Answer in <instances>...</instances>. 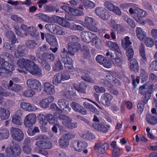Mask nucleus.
I'll return each mask as SVG.
<instances>
[{"label":"nucleus","instance_id":"f257e3e1","mask_svg":"<svg viewBox=\"0 0 157 157\" xmlns=\"http://www.w3.org/2000/svg\"><path fill=\"white\" fill-rule=\"evenodd\" d=\"M14 66L0 57V76H10L14 70Z\"/></svg>","mask_w":157,"mask_h":157},{"label":"nucleus","instance_id":"f03ea898","mask_svg":"<svg viewBox=\"0 0 157 157\" xmlns=\"http://www.w3.org/2000/svg\"><path fill=\"white\" fill-rule=\"evenodd\" d=\"M68 39L71 42L68 44V49L69 54L74 55L81 48L80 44L77 42L79 39L76 36L71 35L67 37Z\"/></svg>","mask_w":157,"mask_h":157},{"label":"nucleus","instance_id":"7ed1b4c3","mask_svg":"<svg viewBox=\"0 0 157 157\" xmlns=\"http://www.w3.org/2000/svg\"><path fill=\"white\" fill-rule=\"evenodd\" d=\"M129 11L131 14H134V18L136 21L142 25L145 24V21L141 18L146 16L147 13L145 11L139 8L134 10L132 8H130Z\"/></svg>","mask_w":157,"mask_h":157},{"label":"nucleus","instance_id":"20e7f679","mask_svg":"<svg viewBox=\"0 0 157 157\" xmlns=\"http://www.w3.org/2000/svg\"><path fill=\"white\" fill-rule=\"evenodd\" d=\"M81 36L83 41L87 43L93 42L96 44L100 40L96 34L89 32H82L81 33Z\"/></svg>","mask_w":157,"mask_h":157},{"label":"nucleus","instance_id":"39448f33","mask_svg":"<svg viewBox=\"0 0 157 157\" xmlns=\"http://www.w3.org/2000/svg\"><path fill=\"white\" fill-rule=\"evenodd\" d=\"M75 135L69 133L63 135L59 140V146L62 148H67L69 145L70 140Z\"/></svg>","mask_w":157,"mask_h":157},{"label":"nucleus","instance_id":"423d86ee","mask_svg":"<svg viewBox=\"0 0 157 157\" xmlns=\"http://www.w3.org/2000/svg\"><path fill=\"white\" fill-rule=\"evenodd\" d=\"M10 131L13 139L17 141H20L23 140L24 134L20 129L12 127L10 129Z\"/></svg>","mask_w":157,"mask_h":157},{"label":"nucleus","instance_id":"0eeeda50","mask_svg":"<svg viewBox=\"0 0 157 157\" xmlns=\"http://www.w3.org/2000/svg\"><path fill=\"white\" fill-rule=\"evenodd\" d=\"M30 63H33L32 61L28 59H25L24 58L19 59L17 63L19 67V68L17 69L18 71L20 73H25V70L26 71V67H29Z\"/></svg>","mask_w":157,"mask_h":157},{"label":"nucleus","instance_id":"6e6552de","mask_svg":"<svg viewBox=\"0 0 157 157\" xmlns=\"http://www.w3.org/2000/svg\"><path fill=\"white\" fill-rule=\"evenodd\" d=\"M57 105L60 109V111L63 113H67L69 112L71 109L69 107V102L66 100L61 98L58 100Z\"/></svg>","mask_w":157,"mask_h":157},{"label":"nucleus","instance_id":"1a4fd4ad","mask_svg":"<svg viewBox=\"0 0 157 157\" xmlns=\"http://www.w3.org/2000/svg\"><path fill=\"white\" fill-rule=\"evenodd\" d=\"M26 84L29 88L38 91H40L42 89L41 83L37 80L30 78L27 79Z\"/></svg>","mask_w":157,"mask_h":157},{"label":"nucleus","instance_id":"9d476101","mask_svg":"<svg viewBox=\"0 0 157 157\" xmlns=\"http://www.w3.org/2000/svg\"><path fill=\"white\" fill-rule=\"evenodd\" d=\"M60 118L62 119V124L63 125L70 129H73L77 127V124L75 122H72V119L66 115H62Z\"/></svg>","mask_w":157,"mask_h":157},{"label":"nucleus","instance_id":"9b49d317","mask_svg":"<svg viewBox=\"0 0 157 157\" xmlns=\"http://www.w3.org/2000/svg\"><path fill=\"white\" fill-rule=\"evenodd\" d=\"M32 62L33 63H30L29 67H26V71H28L33 75L38 76H41L42 75V69L35 64L33 62Z\"/></svg>","mask_w":157,"mask_h":157},{"label":"nucleus","instance_id":"f8f14e48","mask_svg":"<svg viewBox=\"0 0 157 157\" xmlns=\"http://www.w3.org/2000/svg\"><path fill=\"white\" fill-rule=\"evenodd\" d=\"M93 18L87 16L85 17L84 22L81 21L80 23L90 31L97 32L98 29L96 27L93 25Z\"/></svg>","mask_w":157,"mask_h":157},{"label":"nucleus","instance_id":"ddd939ff","mask_svg":"<svg viewBox=\"0 0 157 157\" xmlns=\"http://www.w3.org/2000/svg\"><path fill=\"white\" fill-rule=\"evenodd\" d=\"M61 8L69 14L72 16H81L84 15V13L81 11L66 6H61Z\"/></svg>","mask_w":157,"mask_h":157},{"label":"nucleus","instance_id":"4468645a","mask_svg":"<svg viewBox=\"0 0 157 157\" xmlns=\"http://www.w3.org/2000/svg\"><path fill=\"white\" fill-rule=\"evenodd\" d=\"M87 146V143L85 141L79 140L73 142L71 147L77 151H80L85 149Z\"/></svg>","mask_w":157,"mask_h":157},{"label":"nucleus","instance_id":"2eb2a0df","mask_svg":"<svg viewBox=\"0 0 157 157\" xmlns=\"http://www.w3.org/2000/svg\"><path fill=\"white\" fill-rule=\"evenodd\" d=\"M111 50H108L106 55L107 56H109L113 60V63L119 67H121L123 63V60L119 57L117 54L115 56L114 54L112 53Z\"/></svg>","mask_w":157,"mask_h":157},{"label":"nucleus","instance_id":"dca6fc26","mask_svg":"<svg viewBox=\"0 0 157 157\" xmlns=\"http://www.w3.org/2000/svg\"><path fill=\"white\" fill-rule=\"evenodd\" d=\"M36 116L34 113H31L27 115L25 117L24 123L26 127H29L34 124L36 121Z\"/></svg>","mask_w":157,"mask_h":157},{"label":"nucleus","instance_id":"f3484780","mask_svg":"<svg viewBox=\"0 0 157 157\" xmlns=\"http://www.w3.org/2000/svg\"><path fill=\"white\" fill-rule=\"evenodd\" d=\"M113 98V97L111 94L106 93L101 95V102L104 106L108 107L111 105Z\"/></svg>","mask_w":157,"mask_h":157},{"label":"nucleus","instance_id":"a211bd4d","mask_svg":"<svg viewBox=\"0 0 157 157\" xmlns=\"http://www.w3.org/2000/svg\"><path fill=\"white\" fill-rule=\"evenodd\" d=\"M21 150L19 145H16L14 147V149L12 150L10 147L6 148V151L7 155L10 156H13L14 155H19L21 153Z\"/></svg>","mask_w":157,"mask_h":157},{"label":"nucleus","instance_id":"6ab92c4d","mask_svg":"<svg viewBox=\"0 0 157 157\" xmlns=\"http://www.w3.org/2000/svg\"><path fill=\"white\" fill-rule=\"evenodd\" d=\"M22 111L19 109L17 111L15 114L12 117V122L14 124L21 125L22 124L21 116L22 115Z\"/></svg>","mask_w":157,"mask_h":157},{"label":"nucleus","instance_id":"aec40b11","mask_svg":"<svg viewBox=\"0 0 157 157\" xmlns=\"http://www.w3.org/2000/svg\"><path fill=\"white\" fill-rule=\"evenodd\" d=\"M109 145L106 143L99 142L95 144L94 147L95 150L98 151V152L100 154L105 153V151L109 148Z\"/></svg>","mask_w":157,"mask_h":157},{"label":"nucleus","instance_id":"412c9836","mask_svg":"<svg viewBox=\"0 0 157 157\" xmlns=\"http://www.w3.org/2000/svg\"><path fill=\"white\" fill-rule=\"evenodd\" d=\"M38 117L40 123L41 124L44 125L47 124L48 121L49 122V120L53 119L52 118L53 115L50 114H46L44 115V114L40 113L38 115Z\"/></svg>","mask_w":157,"mask_h":157},{"label":"nucleus","instance_id":"4be33fe9","mask_svg":"<svg viewBox=\"0 0 157 157\" xmlns=\"http://www.w3.org/2000/svg\"><path fill=\"white\" fill-rule=\"evenodd\" d=\"M106 10L104 8L98 7L95 10L96 14L104 20L108 19L109 16L106 14Z\"/></svg>","mask_w":157,"mask_h":157},{"label":"nucleus","instance_id":"5701e85b","mask_svg":"<svg viewBox=\"0 0 157 157\" xmlns=\"http://www.w3.org/2000/svg\"><path fill=\"white\" fill-rule=\"evenodd\" d=\"M35 145L40 148L43 149H50L52 146V144L51 142L42 140L36 141Z\"/></svg>","mask_w":157,"mask_h":157},{"label":"nucleus","instance_id":"b1692460","mask_svg":"<svg viewBox=\"0 0 157 157\" xmlns=\"http://www.w3.org/2000/svg\"><path fill=\"white\" fill-rule=\"evenodd\" d=\"M54 22H57L59 25L68 28L70 23L67 21L63 18L58 16H54L52 17Z\"/></svg>","mask_w":157,"mask_h":157},{"label":"nucleus","instance_id":"393cba45","mask_svg":"<svg viewBox=\"0 0 157 157\" xmlns=\"http://www.w3.org/2000/svg\"><path fill=\"white\" fill-rule=\"evenodd\" d=\"M44 91L47 95H53L55 93L54 86L49 82H45L44 85Z\"/></svg>","mask_w":157,"mask_h":157},{"label":"nucleus","instance_id":"a878e982","mask_svg":"<svg viewBox=\"0 0 157 157\" xmlns=\"http://www.w3.org/2000/svg\"><path fill=\"white\" fill-rule=\"evenodd\" d=\"M72 109L75 111L78 112L82 115H86L87 112L82 106L80 105L78 103L73 102L71 104Z\"/></svg>","mask_w":157,"mask_h":157},{"label":"nucleus","instance_id":"bb28decb","mask_svg":"<svg viewBox=\"0 0 157 157\" xmlns=\"http://www.w3.org/2000/svg\"><path fill=\"white\" fill-rule=\"evenodd\" d=\"M20 106L23 109L30 112L34 111L37 109L35 105H32L29 103L22 102L20 103Z\"/></svg>","mask_w":157,"mask_h":157},{"label":"nucleus","instance_id":"cd10ccee","mask_svg":"<svg viewBox=\"0 0 157 157\" xmlns=\"http://www.w3.org/2000/svg\"><path fill=\"white\" fill-rule=\"evenodd\" d=\"M54 97L50 96L48 98L41 100L40 103V105L43 108H47L49 106L50 104L54 101Z\"/></svg>","mask_w":157,"mask_h":157},{"label":"nucleus","instance_id":"c85d7f7f","mask_svg":"<svg viewBox=\"0 0 157 157\" xmlns=\"http://www.w3.org/2000/svg\"><path fill=\"white\" fill-rule=\"evenodd\" d=\"M136 36L140 41H143L146 37V32L141 28L136 27L135 30Z\"/></svg>","mask_w":157,"mask_h":157},{"label":"nucleus","instance_id":"c756f323","mask_svg":"<svg viewBox=\"0 0 157 157\" xmlns=\"http://www.w3.org/2000/svg\"><path fill=\"white\" fill-rule=\"evenodd\" d=\"M31 139L29 138H26L24 141L23 151V152L27 154H29L31 153L32 149L30 146V143Z\"/></svg>","mask_w":157,"mask_h":157},{"label":"nucleus","instance_id":"7c9ffc66","mask_svg":"<svg viewBox=\"0 0 157 157\" xmlns=\"http://www.w3.org/2000/svg\"><path fill=\"white\" fill-rule=\"evenodd\" d=\"M10 112L7 109L2 107H0V118L2 120L8 119L10 116Z\"/></svg>","mask_w":157,"mask_h":157},{"label":"nucleus","instance_id":"2f4dec72","mask_svg":"<svg viewBox=\"0 0 157 157\" xmlns=\"http://www.w3.org/2000/svg\"><path fill=\"white\" fill-rule=\"evenodd\" d=\"M92 127L96 130L102 132H106L108 130L107 128L104 125L99 123H94L93 124Z\"/></svg>","mask_w":157,"mask_h":157},{"label":"nucleus","instance_id":"473e14b6","mask_svg":"<svg viewBox=\"0 0 157 157\" xmlns=\"http://www.w3.org/2000/svg\"><path fill=\"white\" fill-rule=\"evenodd\" d=\"M45 38L47 41L51 46H56L58 45L57 39L54 36L49 34H45Z\"/></svg>","mask_w":157,"mask_h":157},{"label":"nucleus","instance_id":"72a5a7b5","mask_svg":"<svg viewBox=\"0 0 157 157\" xmlns=\"http://www.w3.org/2000/svg\"><path fill=\"white\" fill-rule=\"evenodd\" d=\"M86 88V85L83 82H81L79 85L78 87L71 88V89H69V92L72 94V92L74 90H77L78 91L82 93H84L85 92Z\"/></svg>","mask_w":157,"mask_h":157},{"label":"nucleus","instance_id":"f704fd0d","mask_svg":"<svg viewBox=\"0 0 157 157\" xmlns=\"http://www.w3.org/2000/svg\"><path fill=\"white\" fill-rule=\"evenodd\" d=\"M27 54V52L24 50L23 47L18 46L14 52V56L17 58L21 57Z\"/></svg>","mask_w":157,"mask_h":157},{"label":"nucleus","instance_id":"c9c22d12","mask_svg":"<svg viewBox=\"0 0 157 157\" xmlns=\"http://www.w3.org/2000/svg\"><path fill=\"white\" fill-rule=\"evenodd\" d=\"M8 87L11 90L15 92H19L22 89V87L19 85L14 84L13 85V82L12 80L10 81Z\"/></svg>","mask_w":157,"mask_h":157},{"label":"nucleus","instance_id":"e433bc0d","mask_svg":"<svg viewBox=\"0 0 157 157\" xmlns=\"http://www.w3.org/2000/svg\"><path fill=\"white\" fill-rule=\"evenodd\" d=\"M109 26L116 29L118 33H119L121 31L122 27L116 23L113 19L110 20L108 22Z\"/></svg>","mask_w":157,"mask_h":157},{"label":"nucleus","instance_id":"4c0bfd02","mask_svg":"<svg viewBox=\"0 0 157 157\" xmlns=\"http://www.w3.org/2000/svg\"><path fill=\"white\" fill-rule=\"evenodd\" d=\"M146 120L147 122L149 124L154 125L157 123V116L156 115L148 114L146 115Z\"/></svg>","mask_w":157,"mask_h":157},{"label":"nucleus","instance_id":"58836bf2","mask_svg":"<svg viewBox=\"0 0 157 157\" xmlns=\"http://www.w3.org/2000/svg\"><path fill=\"white\" fill-rule=\"evenodd\" d=\"M107 46L113 49L118 53L121 54V52L118 44L115 42L109 41L106 43Z\"/></svg>","mask_w":157,"mask_h":157},{"label":"nucleus","instance_id":"ea45409f","mask_svg":"<svg viewBox=\"0 0 157 157\" xmlns=\"http://www.w3.org/2000/svg\"><path fill=\"white\" fill-rule=\"evenodd\" d=\"M49 123L53 124L54 126L52 128V131L55 133H57L58 132L57 128H61L63 127L61 125H60L57 120H54L53 119H50L49 120Z\"/></svg>","mask_w":157,"mask_h":157},{"label":"nucleus","instance_id":"a19ab883","mask_svg":"<svg viewBox=\"0 0 157 157\" xmlns=\"http://www.w3.org/2000/svg\"><path fill=\"white\" fill-rule=\"evenodd\" d=\"M9 136V130L6 128L0 129V137L2 140L7 139Z\"/></svg>","mask_w":157,"mask_h":157},{"label":"nucleus","instance_id":"79ce46f5","mask_svg":"<svg viewBox=\"0 0 157 157\" xmlns=\"http://www.w3.org/2000/svg\"><path fill=\"white\" fill-rule=\"evenodd\" d=\"M80 136L82 137L89 140H94L95 138V135L89 132L86 131L81 133L80 134Z\"/></svg>","mask_w":157,"mask_h":157},{"label":"nucleus","instance_id":"37998d69","mask_svg":"<svg viewBox=\"0 0 157 157\" xmlns=\"http://www.w3.org/2000/svg\"><path fill=\"white\" fill-rule=\"evenodd\" d=\"M139 52L140 55L141 57V58L140 59L141 62L142 63H145L146 62L147 58L145 54L144 46L143 44H141L140 47Z\"/></svg>","mask_w":157,"mask_h":157},{"label":"nucleus","instance_id":"c03bdc74","mask_svg":"<svg viewBox=\"0 0 157 157\" xmlns=\"http://www.w3.org/2000/svg\"><path fill=\"white\" fill-rule=\"evenodd\" d=\"M130 68L131 70L135 72L138 71L139 70V65L137 60L132 59L130 61Z\"/></svg>","mask_w":157,"mask_h":157},{"label":"nucleus","instance_id":"a18cd8bd","mask_svg":"<svg viewBox=\"0 0 157 157\" xmlns=\"http://www.w3.org/2000/svg\"><path fill=\"white\" fill-rule=\"evenodd\" d=\"M132 44L130 40V37L128 36H125L124 39L122 40V46L125 50H127L129 47H131L129 45Z\"/></svg>","mask_w":157,"mask_h":157},{"label":"nucleus","instance_id":"49530a36","mask_svg":"<svg viewBox=\"0 0 157 157\" xmlns=\"http://www.w3.org/2000/svg\"><path fill=\"white\" fill-rule=\"evenodd\" d=\"M27 33L34 37H36L39 35V33L37 31V29L33 26L28 27Z\"/></svg>","mask_w":157,"mask_h":157},{"label":"nucleus","instance_id":"de8ad7c7","mask_svg":"<svg viewBox=\"0 0 157 157\" xmlns=\"http://www.w3.org/2000/svg\"><path fill=\"white\" fill-rule=\"evenodd\" d=\"M62 81L61 73H58L55 75L53 77L52 83L53 84L57 85L61 83Z\"/></svg>","mask_w":157,"mask_h":157},{"label":"nucleus","instance_id":"09e8293b","mask_svg":"<svg viewBox=\"0 0 157 157\" xmlns=\"http://www.w3.org/2000/svg\"><path fill=\"white\" fill-rule=\"evenodd\" d=\"M36 17L44 22H51V17L43 13H39L36 15Z\"/></svg>","mask_w":157,"mask_h":157},{"label":"nucleus","instance_id":"8fccbe9b","mask_svg":"<svg viewBox=\"0 0 157 157\" xmlns=\"http://www.w3.org/2000/svg\"><path fill=\"white\" fill-rule=\"evenodd\" d=\"M53 29L52 33L54 34L59 35H64L65 34V31L58 25H55Z\"/></svg>","mask_w":157,"mask_h":157},{"label":"nucleus","instance_id":"3c124183","mask_svg":"<svg viewBox=\"0 0 157 157\" xmlns=\"http://www.w3.org/2000/svg\"><path fill=\"white\" fill-rule=\"evenodd\" d=\"M6 37L8 39H10L11 42L15 44L17 41V39L13 32L11 30L8 31L6 33Z\"/></svg>","mask_w":157,"mask_h":157},{"label":"nucleus","instance_id":"603ef678","mask_svg":"<svg viewBox=\"0 0 157 157\" xmlns=\"http://www.w3.org/2000/svg\"><path fill=\"white\" fill-rule=\"evenodd\" d=\"M83 2L84 6L86 10L93 8L95 6V4L90 0H86Z\"/></svg>","mask_w":157,"mask_h":157},{"label":"nucleus","instance_id":"864d4df0","mask_svg":"<svg viewBox=\"0 0 157 157\" xmlns=\"http://www.w3.org/2000/svg\"><path fill=\"white\" fill-rule=\"evenodd\" d=\"M149 98L148 97L145 100H144L143 101H140L138 104L137 105V112L138 113L140 114H141L143 111L144 108V103H146Z\"/></svg>","mask_w":157,"mask_h":157},{"label":"nucleus","instance_id":"5fc2aeb1","mask_svg":"<svg viewBox=\"0 0 157 157\" xmlns=\"http://www.w3.org/2000/svg\"><path fill=\"white\" fill-rule=\"evenodd\" d=\"M68 28L74 30H78L81 31L83 30L84 29L82 26L79 25H76L73 23H70Z\"/></svg>","mask_w":157,"mask_h":157},{"label":"nucleus","instance_id":"6e6d98bb","mask_svg":"<svg viewBox=\"0 0 157 157\" xmlns=\"http://www.w3.org/2000/svg\"><path fill=\"white\" fill-rule=\"evenodd\" d=\"M126 55L127 56L128 59L129 60L133 57L134 55V51L131 47H129L127 50Z\"/></svg>","mask_w":157,"mask_h":157},{"label":"nucleus","instance_id":"4d7b16f0","mask_svg":"<svg viewBox=\"0 0 157 157\" xmlns=\"http://www.w3.org/2000/svg\"><path fill=\"white\" fill-rule=\"evenodd\" d=\"M124 20L132 27L134 28L135 26V24L133 21L130 18L128 17L127 15H125L124 16Z\"/></svg>","mask_w":157,"mask_h":157},{"label":"nucleus","instance_id":"13d9d810","mask_svg":"<svg viewBox=\"0 0 157 157\" xmlns=\"http://www.w3.org/2000/svg\"><path fill=\"white\" fill-rule=\"evenodd\" d=\"M41 59H48L50 61L53 60L55 59V56L52 54H46L44 53L42 54Z\"/></svg>","mask_w":157,"mask_h":157},{"label":"nucleus","instance_id":"bf43d9fd","mask_svg":"<svg viewBox=\"0 0 157 157\" xmlns=\"http://www.w3.org/2000/svg\"><path fill=\"white\" fill-rule=\"evenodd\" d=\"M144 43L147 47H151L154 44V43L153 39L150 37H146L145 39Z\"/></svg>","mask_w":157,"mask_h":157},{"label":"nucleus","instance_id":"052dcab7","mask_svg":"<svg viewBox=\"0 0 157 157\" xmlns=\"http://www.w3.org/2000/svg\"><path fill=\"white\" fill-rule=\"evenodd\" d=\"M14 94L13 92H10L7 91H3V88L0 86V95L5 97L13 96Z\"/></svg>","mask_w":157,"mask_h":157},{"label":"nucleus","instance_id":"680f3d73","mask_svg":"<svg viewBox=\"0 0 157 157\" xmlns=\"http://www.w3.org/2000/svg\"><path fill=\"white\" fill-rule=\"evenodd\" d=\"M113 63L112 61L107 59L106 58L103 63L102 65L105 67L106 68H110L111 67Z\"/></svg>","mask_w":157,"mask_h":157},{"label":"nucleus","instance_id":"e2e57ef3","mask_svg":"<svg viewBox=\"0 0 157 157\" xmlns=\"http://www.w3.org/2000/svg\"><path fill=\"white\" fill-rule=\"evenodd\" d=\"M35 94V92L33 90L28 89L24 92L23 95L25 97H32Z\"/></svg>","mask_w":157,"mask_h":157},{"label":"nucleus","instance_id":"0e129e2a","mask_svg":"<svg viewBox=\"0 0 157 157\" xmlns=\"http://www.w3.org/2000/svg\"><path fill=\"white\" fill-rule=\"evenodd\" d=\"M104 6L106 8L111 11H112L115 6L112 2L108 1H106L105 2Z\"/></svg>","mask_w":157,"mask_h":157},{"label":"nucleus","instance_id":"69168bd1","mask_svg":"<svg viewBox=\"0 0 157 157\" xmlns=\"http://www.w3.org/2000/svg\"><path fill=\"white\" fill-rule=\"evenodd\" d=\"M11 18L13 20L18 23H22L24 22L23 19L16 14L12 15L11 16Z\"/></svg>","mask_w":157,"mask_h":157},{"label":"nucleus","instance_id":"338daca9","mask_svg":"<svg viewBox=\"0 0 157 157\" xmlns=\"http://www.w3.org/2000/svg\"><path fill=\"white\" fill-rule=\"evenodd\" d=\"M27 46L30 48H33L36 46V44L34 40H29L26 42Z\"/></svg>","mask_w":157,"mask_h":157},{"label":"nucleus","instance_id":"774afa93","mask_svg":"<svg viewBox=\"0 0 157 157\" xmlns=\"http://www.w3.org/2000/svg\"><path fill=\"white\" fill-rule=\"evenodd\" d=\"M94 90L98 93H101L105 92V89L101 86H99L95 85L94 86Z\"/></svg>","mask_w":157,"mask_h":157}]
</instances>
